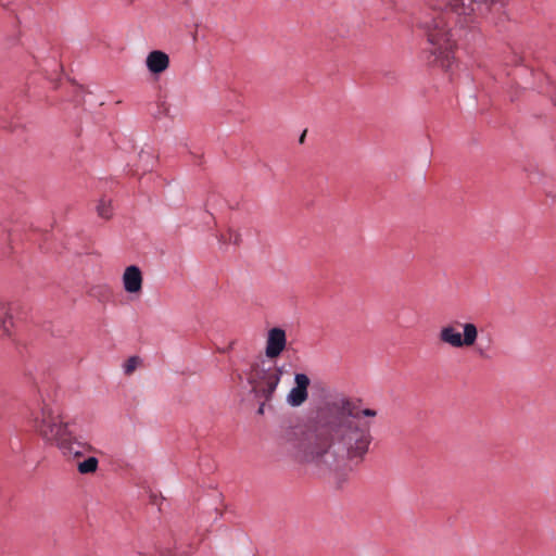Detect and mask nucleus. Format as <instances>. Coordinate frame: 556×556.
<instances>
[{
  "label": "nucleus",
  "instance_id": "nucleus-3",
  "mask_svg": "<svg viewBox=\"0 0 556 556\" xmlns=\"http://www.w3.org/2000/svg\"><path fill=\"white\" fill-rule=\"evenodd\" d=\"M452 20L453 17L447 13H439L422 23L430 45L429 53L433 56L432 60H429V63L441 66L448 63L450 54L456 43V34L447 27Z\"/></svg>",
  "mask_w": 556,
  "mask_h": 556
},
{
  "label": "nucleus",
  "instance_id": "nucleus-4",
  "mask_svg": "<svg viewBox=\"0 0 556 556\" xmlns=\"http://www.w3.org/2000/svg\"><path fill=\"white\" fill-rule=\"evenodd\" d=\"M282 375V366L263 361L251 368L248 379L257 395L269 400L279 386Z\"/></svg>",
  "mask_w": 556,
  "mask_h": 556
},
{
  "label": "nucleus",
  "instance_id": "nucleus-9",
  "mask_svg": "<svg viewBox=\"0 0 556 556\" xmlns=\"http://www.w3.org/2000/svg\"><path fill=\"white\" fill-rule=\"evenodd\" d=\"M309 377L304 372H295L293 387L286 396V402L291 407L303 405L308 399Z\"/></svg>",
  "mask_w": 556,
  "mask_h": 556
},
{
  "label": "nucleus",
  "instance_id": "nucleus-2",
  "mask_svg": "<svg viewBox=\"0 0 556 556\" xmlns=\"http://www.w3.org/2000/svg\"><path fill=\"white\" fill-rule=\"evenodd\" d=\"M332 440L349 459L362 460L372 442L370 419L340 421L333 430Z\"/></svg>",
  "mask_w": 556,
  "mask_h": 556
},
{
  "label": "nucleus",
  "instance_id": "nucleus-13",
  "mask_svg": "<svg viewBox=\"0 0 556 556\" xmlns=\"http://www.w3.org/2000/svg\"><path fill=\"white\" fill-rule=\"evenodd\" d=\"M97 214L103 219H110L113 216V204L112 200L108 198H101L97 204Z\"/></svg>",
  "mask_w": 556,
  "mask_h": 556
},
{
  "label": "nucleus",
  "instance_id": "nucleus-10",
  "mask_svg": "<svg viewBox=\"0 0 556 556\" xmlns=\"http://www.w3.org/2000/svg\"><path fill=\"white\" fill-rule=\"evenodd\" d=\"M169 56L161 50H153L146 56L144 64L148 72L154 76L160 77L169 67Z\"/></svg>",
  "mask_w": 556,
  "mask_h": 556
},
{
  "label": "nucleus",
  "instance_id": "nucleus-8",
  "mask_svg": "<svg viewBox=\"0 0 556 556\" xmlns=\"http://www.w3.org/2000/svg\"><path fill=\"white\" fill-rule=\"evenodd\" d=\"M287 332L281 327L269 328L265 336L264 354L268 361H275L287 349Z\"/></svg>",
  "mask_w": 556,
  "mask_h": 556
},
{
  "label": "nucleus",
  "instance_id": "nucleus-5",
  "mask_svg": "<svg viewBox=\"0 0 556 556\" xmlns=\"http://www.w3.org/2000/svg\"><path fill=\"white\" fill-rule=\"evenodd\" d=\"M479 330L472 321L453 320L443 325L439 340L452 349H471L477 344Z\"/></svg>",
  "mask_w": 556,
  "mask_h": 556
},
{
  "label": "nucleus",
  "instance_id": "nucleus-7",
  "mask_svg": "<svg viewBox=\"0 0 556 556\" xmlns=\"http://www.w3.org/2000/svg\"><path fill=\"white\" fill-rule=\"evenodd\" d=\"M332 410L342 416L349 417V420L374 419L378 413L372 408H361L355 401L341 396L331 404Z\"/></svg>",
  "mask_w": 556,
  "mask_h": 556
},
{
  "label": "nucleus",
  "instance_id": "nucleus-12",
  "mask_svg": "<svg viewBox=\"0 0 556 556\" xmlns=\"http://www.w3.org/2000/svg\"><path fill=\"white\" fill-rule=\"evenodd\" d=\"M99 468V459L94 456H89L88 458L79 462L77 464V471L80 475H92Z\"/></svg>",
  "mask_w": 556,
  "mask_h": 556
},
{
  "label": "nucleus",
  "instance_id": "nucleus-6",
  "mask_svg": "<svg viewBox=\"0 0 556 556\" xmlns=\"http://www.w3.org/2000/svg\"><path fill=\"white\" fill-rule=\"evenodd\" d=\"M121 288L127 300L139 301L143 295L144 275L138 265L126 266L121 274Z\"/></svg>",
  "mask_w": 556,
  "mask_h": 556
},
{
  "label": "nucleus",
  "instance_id": "nucleus-11",
  "mask_svg": "<svg viewBox=\"0 0 556 556\" xmlns=\"http://www.w3.org/2000/svg\"><path fill=\"white\" fill-rule=\"evenodd\" d=\"M13 328V319L8 304L0 302V337H8Z\"/></svg>",
  "mask_w": 556,
  "mask_h": 556
},
{
  "label": "nucleus",
  "instance_id": "nucleus-1",
  "mask_svg": "<svg viewBox=\"0 0 556 556\" xmlns=\"http://www.w3.org/2000/svg\"><path fill=\"white\" fill-rule=\"evenodd\" d=\"M30 422L35 432L45 443L58 447L61 454L68 459H78L86 453L97 452L90 443L78 441L70 422L50 406L45 405L39 412L33 414Z\"/></svg>",
  "mask_w": 556,
  "mask_h": 556
},
{
  "label": "nucleus",
  "instance_id": "nucleus-14",
  "mask_svg": "<svg viewBox=\"0 0 556 556\" xmlns=\"http://www.w3.org/2000/svg\"><path fill=\"white\" fill-rule=\"evenodd\" d=\"M138 365L139 359L137 357H130L123 365L124 372L130 375L138 367Z\"/></svg>",
  "mask_w": 556,
  "mask_h": 556
}]
</instances>
